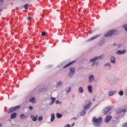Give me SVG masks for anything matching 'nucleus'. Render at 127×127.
Returning a JSON list of instances; mask_svg holds the SVG:
<instances>
[{
  "label": "nucleus",
  "mask_w": 127,
  "mask_h": 127,
  "mask_svg": "<svg viewBox=\"0 0 127 127\" xmlns=\"http://www.w3.org/2000/svg\"><path fill=\"white\" fill-rule=\"evenodd\" d=\"M92 106V102L86 100L84 102V104L83 105V110H82L80 113V116L83 117L85 116L86 114V110H89Z\"/></svg>",
  "instance_id": "nucleus-1"
},
{
  "label": "nucleus",
  "mask_w": 127,
  "mask_h": 127,
  "mask_svg": "<svg viewBox=\"0 0 127 127\" xmlns=\"http://www.w3.org/2000/svg\"><path fill=\"white\" fill-rule=\"evenodd\" d=\"M102 122L103 119H102V117L97 118L96 117H94L92 120V123H93L94 127H100Z\"/></svg>",
  "instance_id": "nucleus-2"
},
{
  "label": "nucleus",
  "mask_w": 127,
  "mask_h": 127,
  "mask_svg": "<svg viewBox=\"0 0 127 127\" xmlns=\"http://www.w3.org/2000/svg\"><path fill=\"white\" fill-rule=\"evenodd\" d=\"M105 58V55H101V56L95 57L91 59L90 60L89 62L93 63L92 64V66H94V65H96V62L95 61H97V60H99V59H102V58Z\"/></svg>",
  "instance_id": "nucleus-3"
},
{
  "label": "nucleus",
  "mask_w": 127,
  "mask_h": 127,
  "mask_svg": "<svg viewBox=\"0 0 127 127\" xmlns=\"http://www.w3.org/2000/svg\"><path fill=\"white\" fill-rule=\"evenodd\" d=\"M74 74H75V68L70 67L69 68V71L68 73V77H69V78H72Z\"/></svg>",
  "instance_id": "nucleus-4"
},
{
  "label": "nucleus",
  "mask_w": 127,
  "mask_h": 127,
  "mask_svg": "<svg viewBox=\"0 0 127 127\" xmlns=\"http://www.w3.org/2000/svg\"><path fill=\"white\" fill-rule=\"evenodd\" d=\"M20 108V106H16L13 107H11L8 109L7 113L8 114H10V113H12L13 112H14L15 110H17V109H19Z\"/></svg>",
  "instance_id": "nucleus-5"
},
{
  "label": "nucleus",
  "mask_w": 127,
  "mask_h": 127,
  "mask_svg": "<svg viewBox=\"0 0 127 127\" xmlns=\"http://www.w3.org/2000/svg\"><path fill=\"white\" fill-rule=\"evenodd\" d=\"M101 36V34L96 35L90 39L86 40L87 42H90V41H92V40H95V39H96V38H98V37H100Z\"/></svg>",
  "instance_id": "nucleus-6"
},
{
  "label": "nucleus",
  "mask_w": 127,
  "mask_h": 127,
  "mask_svg": "<svg viewBox=\"0 0 127 127\" xmlns=\"http://www.w3.org/2000/svg\"><path fill=\"white\" fill-rule=\"evenodd\" d=\"M88 80L89 83H92V82H94L95 80V76L93 74H91L88 77Z\"/></svg>",
  "instance_id": "nucleus-7"
},
{
  "label": "nucleus",
  "mask_w": 127,
  "mask_h": 127,
  "mask_svg": "<svg viewBox=\"0 0 127 127\" xmlns=\"http://www.w3.org/2000/svg\"><path fill=\"white\" fill-rule=\"evenodd\" d=\"M126 53H127V51H126V50H124L123 51H121L119 50L117 51L116 54H117L118 55H123Z\"/></svg>",
  "instance_id": "nucleus-8"
},
{
  "label": "nucleus",
  "mask_w": 127,
  "mask_h": 127,
  "mask_svg": "<svg viewBox=\"0 0 127 127\" xmlns=\"http://www.w3.org/2000/svg\"><path fill=\"white\" fill-rule=\"evenodd\" d=\"M112 109V108L111 107H107L104 109L103 110V113L106 115L108 112H110L111 110Z\"/></svg>",
  "instance_id": "nucleus-9"
},
{
  "label": "nucleus",
  "mask_w": 127,
  "mask_h": 127,
  "mask_svg": "<svg viewBox=\"0 0 127 127\" xmlns=\"http://www.w3.org/2000/svg\"><path fill=\"white\" fill-rule=\"evenodd\" d=\"M115 34H117L115 32H107L105 35V37H109L110 36H113V35H115Z\"/></svg>",
  "instance_id": "nucleus-10"
},
{
  "label": "nucleus",
  "mask_w": 127,
  "mask_h": 127,
  "mask_svg": "<svg viewBox=\"0 0 127 127\" xmlns=\"http://www.w3.org/2000/svg\"><path fill=\"white\" fill-rule=\"evenodd\" d=\"M30 118L33 122H36L37 119H38V115H36V116H34V115H31Z\"/></svg>",
  "instance_id": "nucleus-11"
},
{
  "label": "nucleus",
  "mask_w": 127,
  "mask_h": 127,
  "mask_svg": "<svg viewBox=\"0 0 127 127\" xmlns=\"http://www.w3.org/2000/svg\"><path fill=\"white\" fill-rule=\"evenodd\" d=\"M112 118L113 117L111 115L107 116L105 118V123H109L110 121L112 120Z\"/></svg>",
  "instance_id": "nucleus-12"
},
{
  "label": "nucleus",
  "mask_w": 127,
  "mask_h": 127,
  "mask_svg": "<svg viewBox=\"0 0 127 127\" xmlns=\"http://www.w3.org/2000/svg\"><path fill=\"white\" fill-rule=\"evenodd\" d=\"M110 62L113 64H116V57L112 56L110 58Z\"/></svg>",
  "instance_id": "nucleus-13"
},
{
  "label": "nucleus",
  "mask_w": 127,
  "mask_h": 127,
  "mask_svg": "<svg viewBox=\"0 0 127 127\" xmlns=\"http://www.w3.org/2000/svg\"><path fill=\"white\" fill-rule=\"evenodd\" d=\"M75 61H74L71 62L70 63H69L63 66L64 69L67 68V67H69V66H71V65H72V64H73V63H75Z\"/></svg>",
  "instance_id": "nucleus-14"
},
{
  "label": "nucleus",
  "mask_w": 127,
  "mask_h": 127,
  "mask_svg": "<svg viewBox=\"0 0 127 127\" xmlns=\"http://www.w3.org/2000/svg\"><path fill=\"white\" fill-rule=\"evenodd\" d=\"M29 102H30V103H32V104H35V103H36V99L34 97H32L29 99Z\"/></svg>",
  "instance_id": "nucleus-15"
},
{
  "label": "nucleus",
  "mask_w": 127,
  "mask_h": 127,
  "mask_svg": "<svg viewBox=\"0 0 127 127\" xmlns=\"http://www.w3.org/2000/svg\"><path fill=\"white\" fill-rule=\"evenodd\" d=\"M115 94H116V90H111L108 93V95L110 97L114 96Z\"/></svg>",
  "instance_id": "nucleus-16"
},
{
  "label": "nucleus",
  "mask_w": 127,
  "mask_h": 127,
  "mask_svg": "<svg viewBox=\"0 0 127 127\" xmlns=\"http://www.w3.org/2000/svg\"><path fill=\"white\" fill-rule=\"evenodd\" d=\"M87 89L89 93H93V86L92 85H88Z\"/></svg>",
  "instance_id": "nucleus-17"
},
{
  "label": "nucleus",
  "mask_w": 127,
  "mask_h": 127,
  "mask_svg": "<svg viewBox=\"0 0 127 127\" xmlns=\"http://www.w3.org/2000/svg\"><path fill=\"white\" fill-rule=\"evenodd\" d=\"M20 119H21V120H25V119H27V116L21 114L20 115Z\"/></svg>",
  "instance_id": "nucleus-18"
},
{
  "label": "nucleus",
  "mask_w": 127,
  "mask_h": 127,
  "mask_svg": "<svg viewBox=\"0 0 127 127\" xmlns=\"http://www.w3.org/2000/svg\"><path fill=\"white\" fill-rule=\"evenodd\" d=\"M122 112H123V113H126V112H127V109H122L121 110V109H118L117 110V114H121Z\"/></svg>",
  "instance_id": "nucleus-19"
},
{
  "label": "nucleus",
  "mask_w": 127,
  "mask_h": 127,
  "mask_svg": "<svg viewBox=\"0 0 127 127\" xmlns=\"http://www.w3.org/2000/svg\"><path fill=\"white\" fill-rule=\"evenodd\" d=\"M16 113H12L10 116L11 120H14V119H15V118H16Z\"/></svg>",
  "instance_id": "nucleus-20"
},
{
  "label": "nucleus",
  "mask_w": 127,
  "mask_h": 127,
  "mask_svg": "<svg viewBox=\"0 0 127 127\" xmlns=\"http://www.w3.org/2000/svg\"><path fill=\"white\" fill-rule=\"evenodd\" d=\"M51 116V122H52L54 121V120H55V114L54 113H52Z\"/></svg>",
  "instance_id": "nucleus-21"
},
{
  "label": "nucleus",
  "mask_w": 127,
  "mask_h": 127,
  "mask_svg": "<svg viewBox=\"0 0 127 127\" xmlns=\"http://www.w3.org/2000/svg\"><path fill=\"white\" fill-rule=\"evenodd\" d=\"M51 100H52L51 103H50L51 106L53 105L54 104V103L55 102V100H56V98L53 97H51Z\"/></svg>",
  "instance_id": "nucleus-22"
},
{
  "label": "nucleus",
  "mask_w": 127,
  "mask_h": 127,
  "mask_svg": "<svg viewBox=\"0 0 127 127\" xmlns=\"http://www.w3.org/2000/svg\"><path fill=\"white\" fill-rule=\"evenodd\" d=\"M104 67H108L109 69H110L111 68V67H112V65H111V64L110 63H108L104 64Z\"/></svg>",
  "instance_id": "nucleus-23"
},
{
  "label": "nucleus",
  "mask_w": 127,
  "mask_h": 127,
  "mask_svg": "<svg viewBox=\"0 0 127 127\" xmlns=\"http://www.w3.org/2000/svg\"><path fill=\"white\" fill-rule=\"evenodd\" d=\"M78 92L80 93V94H82V93L84 92V89H83V87H80L78 88Z\"/></svg>",
  "instance_id": "nucleus-24"
},
{
  "label": "nucleus",
  "mask_w": 127,
  "mask_h": 127,
  "mask_svg": "<svg viewBox=\"0 0 127 127\" xmlns=\"http://www.w3.org/2000/svg\"><path fill=\"white\" fill-rule=\"evenodd\" d=\"M62 81H59V82L57 83V84H56V87H57V88H58V87H60V86H62Z\"/></svg>",
  "instance_id": "nucleus-25"
},
{
  "label": "nucleus",
  "mask_w": 127,
  "mask_h": 127,
  "mask_svg": "<svg viewBox=\"0 0 127 127\" xmlns=\"http://www.w3.org/2000/svg\"><path fill=\"white\" fill-rule=\"evenodd\" d=\"M57 116V118H58V119H61V118H62V114H60V113H57L56 114Z\"/></svg>",
  "instance_id": "nucleus-26"
},
{
  "label": "nucleus",
  "mask_w": 127,
  "mask_h": 127,
  "mask_svg": "<svg viewBox=\"0 0 127 127\" xmlns=\"http://www.w3.org/2000/svg\"><path fill=\"white\" fill-rule=\"evenodd\" d=\"M38 120V122H42V120H43V116H39Z\"/></svg>",
  "instance_id": "nucleus-27"
},
{
  "label": "nucleus",
  "mask_w": 127,
  "mask_h": 127,
  "mask_svg": "<svg viewBox=\"0 0 127 127\" xmlns=\"http://www.w3.org/2000/svg\"><path fill=\"white\" fill-rule=\"evenodd\" d=\"M108 32H118V30L117 29H112L108 31Z\"/></svg>",
  "instance_id": "nucleus-28"
},
{
  "label": "nucleus",
  "mask_w": 127,
  "mask_h": 127,
  "mask_svg": "<svg viewBox=\"0 0 127 127\" xmlns=\"http://www.w3.org/2000/svg\"><path fill=\"white\" fill-rule=\"evenodd\" d=\"M119 95H120V96H123L124 95V91H123V90L120 91Z\"/></svg>",
  "instance_id": "nucleus-29"
},
{
  "label": "nucleus",
  "mask_w": 127,
  "mask_h": 127,
  "mask_svg": "<svg viewBox=\"0 0 127 127\" xmlns=\"http://www.w3.org/2000/svg\"><path fill=\"white\" fill-rule=\"evenodd\" d=\"M123 27H124V29L125 30V31L127 32V24H124L123 25Z\"/></svg>",
  "instance_id": "nucleus-30"
},
{
  "label": "nucleus",
  "mask_w": 127,
  "mask_h": 127,
  "mask_svg": "<svg viewBox=\"0 0 127 127\" xmlns=\"http://www.w3.org/2000/svg\"><path fill=\"white\" fill-rule=\"evenodd\" d=\"M66 93H70L71 92V87H68V90L65 91Z\"/></svg>",
  "instance_id": "nucleus-31"
},
{
  "label": "nucleus",
  "mask_w": 127,
  "mask_h": 127,
  "mask_svg": "<svg viewBox=\"0 0 127 127\" xmlns=\"http://www.w3.org/2000/svg\"><path fill=\"white\" fill-rule=\"evenodd\" d=\"M24 7H25V9H27V8H28V4H25Z\"/></svg>",
  "instance_id": "nucleus-32"
},
{
  "label": "nucleus",
  "mask_w": 127,
  "mask_h": 127,
  "mask_svg": "<svg viewBox=\"0 0 127 127\" xmlns=\"http://www.w3.org/2000/svg\"><path fill=\"white\" fill-rule=\"evenodd\" d=\"M41 35L42 36H45L46 35V32H42Z\"/></svg>",
  "instance_id": "nucleus-33"
},
{
  "label": "nucleus",
  "mask_w": 127,
  "mask_h": 127,
  "mask_svg": "<svg viewBox=\"0 0 127 127\" xmlns=\"http://www.w3.org/2000/svg\"><path fill=\"white\" fill-rule=\"evenodd\" d=\"M29 109V110H31V111H32V110H33V107L32 106H30Z\"/></svg>",
  "instance_id": "nucleus-34"
},
{
  "label": "nucleus",
  "mask_w": 127,
  "mask_h": 127,
  "mask_svg": "<svg viewBox=\"0 0 127 127\" xmlns=\"http://www.w3.org/2000/svg\"><path fill=\"white\" fill-rule=\"evenodd\" d=\"M3 3V0H0V5Z\"/></svg>",
  "instance_id": "nucleus-35"
},
{
  "label": "nucleus",
  "mask_w": 127,
  "mask_h": 127,
  "mask_svg": "<svg viewBox=\"0 0 127 127\" xmlns=\"http://www.w3.org/2000/svg\"><path fill=\"white\" fill-rule=\"evenodd\" d=\"M123 127H127V123H125V124L123 125Z\"/></svg>",
  "instance_id": "nucleus-36"
},
{
  "label": "nucleus",
  "mask_w": 127,
  "mask_h": 127,
  "mask_svg": "<svg viewBox=\"0 0 127 127\" xmlns=\"http://www.w3.org/2000/svg\"><path fill=\"white\" fill-rule=\"evenodd\" d=\"M56 104H57V105H58V104H59V100H57L56 101Z\"/></svg>",
  "instance_id": "nucleus-37"
},
{
  "label": "nucleus",
  "mask_w": 127,
  "mask_h": 127,
  "mask_svg": "<svg viewBox=\"0 0 127 127\" xmlns=\"http://www.w3.org/2000/svg\"><path fill=\"white\" fill-rule=\"evenodd\" d=\"M66 127H71V125H70L69 124H67Z\"/></svg>",
  "instance_id": "nucleus-38"
},
{
  "label": "nucleus",
  "mask_w": 127,
  "mask_h": 127,
  "mask_svg": "<svg viewBox=\"0 0 127 127\" xmlns=\"http://www.w3.org/2000/svg\"><path fill=\"white\" fill-rule=\"evenodd\" d=\"M28 19L29 20H31V18L30 17H29L28 18Z\"/></svg>",
  "instance_id": "nucleus-39"
},
{
  "label": "nucleus",
  "mask_w": 127,
  "mask_h": 127,
  "mask_svg": "<svg viewBox=\"0 0 127 127\" xmlns=\"http://www.w3.org/2000/svg\"><path fill=\"white\" fill-rule=\"evenodd\" d=\"M62 65H58V68H60V67H62Z\"/></svg>",
  "instance_id": "nucleus-40"
},
{
  "label": "nucleus",
  "mask_w": 127,
  "mask_h": 127,
  "mask_svg": "<svg viewBox=\"0 0 127 127\" xmlns=\"http://www.w3.org/2000/svg\"><path fill=\"white\" fill-rule=\"evenodd\" d=\"M2 11V8L0 9V12H1Z\"/></svg>",
  "instance_id": "nucleus-41"
},
{
  "label": "nucleus",
  "mask_w": 127,
  "mask_h": 127,
  "mask_svg": "<svg viewBox=\"0 0 127 127\" xmlns=\"http://www.w3.org/2000/svg\"><path fill=\"white\" fill-rule=\"evenodd\" d=\"M2 127V124H0V127Z\"/></svg>",
  "instance_id": "nucleus-42"
},
{
  "label": "nucleus",
  "mask_w": 127,
  "mask_h": 127,
  "mask_svg": "<svg viewBox=\"0 0 127 127\" xmlns=\"http://www.w3.org/2000/svg\"><path fill=\"white\" fill-rule=\"evenodd\" d=\"M74 125H75V124L74 123H73L72 124V127H73V126H74Z\"/></svg>",
  "instance_id": "nucleus-43"
},
{
  "label": "nucleus",
  "mask_w": 127,
  "mask_h": 127,
  "mask_svg": "<svg viewBox=\"0 0 127 127\" xmlns=\"http://www.w3.org/2000/svg\"><path fill=\"white\" fill-rule=\"evenodd\" d=\"M118 47H121V44H119V45H118Z\"/></svg>",
  "instance_id": "nucleus-44"
},
{
  "label": "nucleus",
  "mask_w": 127,
  "mask_h": 127,
  "mask_svg": "<svg viewBox=\"0 0 127 127\" xmlns=\"http://www.w3.org/2000/svg\"><path fill=\"white\" fill-rule=\"evenodd\" d=\"M73 119L74 120H77V118H74Z\"/></svg>",
  "instance_id": "nucleus-45"
},
{
  "label": "nucleus",
  "mask_w": 127,
  "mask_h": 127,
  "mask_svg": "<svg viewBox=\"0 0 127 127\" xmlns=\"http://www.w3.org/2000/svg\"><path fill=\"white\" fill-rule=\"evenodd\" d=\"M92 111H93V110H91L90 111V113H91V112H92Z\"/></svg>",
  "instance_id": "nucleus-46"
},
{
  "label": "nucleus",
  "mask_w": 127,
  "mask_h": 127,
  "mask_svg": "<svg viewBox=\"0 0 127 127\" xmlns=\"http://www.w3.org/2000/svg\"><path fill=\"white\" fill-rule=\"evenodd\" d=\"M42 32H45V31H42Z\"/></svg>",
  "instance_id": "nucleus-47"
},
{
  "label": "nucleus",
  "mask_w": 127,
  "mask_h": 127,
  "mask_svg": "<svg viewBox=\"0 0 127 127\" xmlns=\"http://www.w3.org/2000/svg\"><path fill=\"white\" fill-rule=\"evenodd\" d=\"M64 127H67V126H64Z\"/></svg>",
  "instance_id": "nucleus-48"
},
{
  "label": "nucleus",
  "mask_w": 127,
  "mask_h": 127,
  "mask_svg": "<svg viewBox=\"0 0 127 127\" xmlns=\"http://www.w3.org/2000/svg\"><path fill=\"white\" fill-rule=\"evenodd\" d=\"M95 99H93V101H95Z\"/></svg>",
  "instance_id": "nucleus-49"
}]
</instances>
